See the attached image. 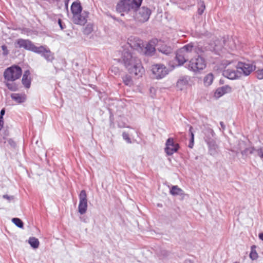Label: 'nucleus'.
Masks as SVG:
<instances>
[{
	"instance_id": "nucleus-36",
	"label": "nucleus",
	"mask_w": 263,
	"mask_h": 263,
	"mask_svg": "<svg viewBox=\"0 0 263 263\" xmlns=\"http://www.w3.org/2000/svg\"><path fill=\"white\" fill-rule=\"evenodd\" d=\"M2 49L3 50V54L5 56L7 55L9 53V50L7 49V47L6 45L2 46Z\"/></svg>"
},
{
	"instance_id": "nucleus-29",
	"label": "nucleus",
	"mask_w": 263,
	"mask_h": 263,
	"mask_svg": "<svg viewBox=\"0 0 263 263\" xmlns=\"http://www.w3.org/2000/svg\"><path fill=\"white\" fill-rule=\"evenodd\" d=\"M124 83L127 86H131L133 84V80L130 76L125 75L123 77Z\"/></svg>"
},
{
	"instance_id": "nucleus-31",
	"label": "nucleus",
	"mask_w": 263,
	"mask_h": 263,
	"mask_svg": "<svg viewBox=\"0 0 263 263\" xmlns=\"http://www.w3.org/2000/svg\"><path fill=\"white\" fill-rule=\"evenodd\" d=\"M12 221L18 228H22L23 227V221L18 218H13Z\"/></svg>"
},
{
	"instance_id": "nucleus-20",
	"label": "nucleus",
	"mask_w": 263,
	"mask_h": 263,
	"mask_svg": "<svg viewBox=\"0 0 263 263\" xmlns=\"http://www.w3.org/2000/svg\"><path fill=\"white\" fill-rule=\"evenodd\" d=\"M11 99L18 104L25 102L26 96L24 93H13L11 95Z\"/></svg>"
},
{
	"instance_id": "nucleus-32",
	"label": "nucleus",
	"mask_w": 263,
	"mask_h": 263,
	"mask_svg": "<svg viewBox=\"0 0 263 263\" xmlns=\"http://www.w3.org/2000/svg\"><path fill=\"white\" fill-rule=\"evenodd\" d=\"M122 137L123 139L125 140L127 143H132V142L130 138H129V135L128 133L124 132L122 133Z\"/></svg>"
},
{
	"instance_id": "nucleus-34",
	"label": "nucleus",
	"mask_w": 263,
	"mask_h": 263,
	"mask_svg": "<svg viewBox=\"0 0 263 263\" xmlns=\"http://www.w3.org/2000/svg\"><path fill=\"white\" fill-rule=\"evenodd\" d=\"M256 77L259 80L263 79V68L259 69L256 71Z\"/></svg>"
},
{
	"instance_id": "nucleus-41",
	"label": "nucleus",
	"mask_w": 263,
	"mask_h": 263,
	"mask_svg": "<svg viewBox=\"0 0 263 263\" xmlns=\"http://www.w3.org/2000/svg\"><path fill=\"white\" fill-rule=\"evenodd\" d=\"M5 108H3L1 110V115H0V117H3V116L5 115Z\"/></svg>"
},
{
	"instance_id": "nucleus-21",
	"label": "nucleus",
	"mask_w": 263,
	"mask_h": 263,
	"mask_svg": "<svg viewBox=\"0 0 263 263\" xmlns=\"http://www.w3.org/2000/svg\"><path fill=\"white\" fill-rule=\"evenodd\" d=\"M209 146V153L211 156H216L218 153V147L216 143L213 141H211L208 143Z\"/></svg>"
},
{
	"instance_id": "nucleus-18",
	"label": "nucleus",
	"mask_w": 263,
	"mask_h": 263,
	"mask_svg": "<svg viewBox=\"0 0 263 263\" xmlns=\"http://www.w3.org/2000/svg\"><path fill=\"white\" fill-rule=\"evenodd\" d=\"M238 146L239 147L238 148H236L233 151L236 153L238 152V151H241V153L242 155H248V154H253L254 152L255 151V148L253 147L246 148L245 149L242 151V148H243L245 146V142L243 141H238Z\"/></svg>"
},
{
	"instance_id": "nucleus-19",
	"label": "nucleus",
	"mask_w": 263,
	"mask_h": 263,
	"mask_svg": "<svg viewBox=\"0 0 263 263\" xmlns=\"http://www.w3.org/2000/svg\"><path fill=\"white\" fill-rule=\"evenodd\" d=\"M157 39L151 40L145 47V54L147 55H153L156 51Z\"/></svg>"
},
{
	"instance_id": "nucleus-42",
	"label": "nucleus",
	"mask_w": 263,
	"mask_h": 263,
	"mask_svg": "<svg viewBox=\"0 0 263 263\" xmlns=\"http://www.w3.org/2000/svg\"><path fill=\"white\" fill-rule=\"evenodd\" d=\"M258 237L260 239L263 241V233H260L258 235Z\"/></svg>"
},
{
	"instance_id": "nucleus-3",
	"label": "nucleus",
	"mask_w": 263,
	"mask_h": 263,
	"mask_svg": "<svg viewBox=\"0 0 263 263\" xmlns=\"http://www.w3.org/2000/svg\"><path fill=\"white\" fill-rule=\"evenodd\" d=\"M194 50V46L192 44H188L178 49L176 53L175 61L176 62L173 65V67L182 65L191 56Z\"/></svg>"
},
{
	"instance_id": "nucleus-46",
	"label": "nucleus",
	"mask_w": 263,
	"mask_h": 263,
	"mask_svg": "<svg viewBox=\"0 0 263 263\" xmlns=\"http://www.w3.org/2000/svg\"><path fill=\"white\" fill-rule=\"evenodd\" d=\"M190 142H191L192 143H194V138H191Z\"/></svg>"
},
{
	"instance_id": "nucleus-9",
	"label": "nucleus",
	"mask_w": 263,
	"mask_h": 263,
	"mask_svg": "<svg viewBox=\"0 0 263 263\" xmlns=\"http://www.w3.org/2000/svg\"><path fill=\"white\" fill-rule=\"evenodd\" d=\"M153 73L157 79L165 77L168 73L167 68L163 64H156L152 68Z\"/></svg>"
},
{
	"instance_id": "nucleus-1",
	"label": "nucleus",
	"mask_w": 263,
	"mask_h": 263,
	"mask_svg": "<svg viewBox=\"0 0 263 263\" xmlns=\"http://www.w3.org/2000/svg\"><path fill=\"white\" fill-rule=\"evenodd\" d=\"M120 62L126 69L132 74L141 77L145 70L140 60L132 53L128 49H123L121 51Z\"/></svg>"
},
{
	"instance_id": "nucleus-23",
	"label": "nucleus",
	"mask_w": 263,
	"mask_h": 263,
	"mask_svg": "<svg viewBox=\"0 0 263 263\" xmlns=\"http://www.w3.org/2000/svg\"><path fill=\"white\" fill-rule=\"evenodd\" d=\"M71 10L73 16L75 15L76 14H79V13L83 12L80 3L79 2H73L71 6Z\"/></svg>"
},
{
	"instance_id": "nucleus-22",
	"label": "nucleus",
	"mask_w": 263,
	"mask_h": 263,
	"mask_svg": "<svg viewBox=\"0 0 263 263\" xmlns=\"http://www.w3.org/2000/svg\"><path fill=\"white\" fill-rule=\"evenodd\" d=\"M30 73L29 70H26L24 72L22 78V83L24 87L26 88H29L30 87L31 80L29 77Z\"/></svg>"
},
{
	"instance_id": "nucleus-27",
	"label": "nucleus",
	"mask_w": 263,
	"mask_h": 263,
	"mask_svg": "<svg viewBox=\"0 0 263 263\" xmlns=\"http://www.w3.org/2000/svg\"><path fill=\"white\" fill-rule=\"evenodd\" d=\"M256 246H252L251 248V252L250 253V257L252 260L256 259L258 257V254L256 251Z\"/></svg>"
},
{
	"instance_id": "nucleus-35",
	"label": "nucleus",
	"mask_w": 263,
	"mask_h": 263,
	"mask_svg": "<svg viewBox=\"0 0 263 263\" xmlns=\"http://www.w3.org/2000/svg\"><path fill=\"white\" fill-rule=\"evenodd\" d=\"M205 8V5L203 4V2L201 3L200 6L199 7L198 10V14L200 15H201L203 13V12H204Z\"/></svg>"
},
{
	"instance_id": "nucleus-37",
	"label": "nucleus",
	"mask_w": 263,
	"mask_h": 263,
	"mask_svg": "<svg viewBox=\"0 0 263 263\" xmlns=\"http://www.w3.org/2000/svg\"><path fill=\"white\" fill-rule=\"evenodd\" d=\"M3 198L9 200V201L12 200L14 198L13 196H9L8 195H3Z\"/></svg>"
},
{
	"instance_id": "nucleus-15",
	"label": "nucleus",
	"mask_w": 263,
	"mask_h": 263,
	"mask_svg": "<svg viewBox=\"0 0 263 263\" xmlns=\"http://www.w3.org/2000/svg\"><path fill=\"white\" fill-rule=\"evenodd\" d=\"M165 152L168 155H172L176 152L178 149L179 145L174 142L173 138H168L165 143Z\"/></svg>"
},
{
	"instance_id": "nucleus-6",
	"label": "nucleus",
	"mask_w": 263,
	"mask_h": 263,
	"mask_svg": "<svg viewBox=\"0 0 263 263\" xmlns=\"http://www.w3.org/2000/svg\"><path fill=\"white\" fill-rule=\"evenodd\" d=\"M22 73L21 68L17 66H14L8 68L5 71L4 76L7 81H14L20 78Z\"/></svg>"
},
{
	"instance_id": "nucleus-13",
	"label": "nucleus",
	"mask_w": 263,
	"mask_h": 263,
	"mask_svg": "<svg viewBox=\"0 0 263 263\" xmlns=\"http://www.w3.org/2000/svg\"><path fill=\"white\" fill-rule=\"evenodd\" d=\"M156 48L160 52L165 55L172 53L173 50V47L168 43L161 40H157Z\"/></svg>"
},
{
	"instance_id": "nucleus-4",
	"label": "nucleus",
	"mask_w": 263,
	"mask_h": 263,
	"mask_svg": "<svg viewBox=\"0 0 263 263\" xmlns=\"http://www.w3.org/2000/svg\"><path fill=\"white\" fill-rule=\"evenodd\" d=\"M143 0H120L117 4L116 10L118 12L124 15L130 10L135 11L141 5Z\"/></svg>"
},
{
	"instance_id": "nucleus-44",
	"label": "nucleus",
	"mask_w": 263,
	"mask_h": 263,
	"mask_svg": "<svg viewBox=\"0 0 263 263\" xmlns=\"http://www.w3.org/2000/svg\"><path fill=\"white\" fill-rule=\"evenodd\" d=\"M59 25H60V26L61 28L62 29H63V27L62 25V24H61V21L60 20H59Z\"/></svg>"
},
{
	"instance_id": "nucleus-43",
	"label": "nucleus",
	"mask_w": 263,
	"mask_h": 263,
	"mask_svg": "<svg viewBox=\"0 0 263 263\" xmlns=\"http://www.w3.org/2000/svg\"><path fill=\"white\" fill-rule=\"evenodd\" d=\"M220 126H221V128H222L224 129V128H225V126H224V124L223 122H220Z\"/></svg>"
},
{
	"instance_id": "nucleus-39",
	"label": "nucleus",
	"mask_w": 263,
	"mask_h": 263,
	"mask_svg": "<svg viewBox=\"0 0 263 263\" xmlns=\"http://www.w3.org/2000/svg\"><path fill=\"white\" fill-rule=\"evenodd\" d=\"M4 125L3 117H0V130L3 128Z\"/></svg>"
},
{
	"instance_id": "nucleus-30",
	"label": "nucleus",
	"mask_w": 263,
	"mask_h": 263,
	"mask_svg": "<svg viewBox=\"0 0 263 263\" xmlns=\"http://www.w3.org/2000/svg\"><path fill=\"white\" fill-rule=\"evenodd\" d=\"M6 85L8 88L11 91H16L17 90V86L14 83H9L7 82L6 83Z\"/></svg>"
},
{
	"instance_id": "nucleus-8",
	"label": "nucleus",
	"mask_w": 263,
	"mask_h": 263,
	"mask_svg": "<svg viewBox=\"0 0 263 263\" xmlns=\"http://www.w3.org/2000/svg\"><path fill=\"white\" fill-rule=\"evenodd\" d=\"M135 11H136V19L142 23L147 21L151 14V10L145 7H139Z\"/></svg>"
},
{
	"instance_id": "nucleus-24",
	"label": "nucleus",
	"mask_w": 263,
	"mask_h": 263,
	"mask_svg": "<svg viewBox=\"0 0 263 263\" xmlns=\"http://www.w3.org/2000/svg\"><path fill=\"white\" fill-rule=\"evenodd\" d=\"M170 194L173 196H182L184 194L183 190L177 185H174L172 187L170 190Z\"/></svg>"
},
{
	"instance_id": "nucleus-28",
	"label": "nucleus",
	"mask_w": 263,
	"mask_h": 263,
	"mask_svg": "<svg viewBox=\"0 0 263 263\" xmlns=\"http://www.w3.org/2000/svg\"><path fill=\"white\" fill-rule=\"evenodd\" d=\"M93 31V25L89 23L86 25L84 28L83 33L85 34L88 35Z\"/></svg>"
},
{
	"instance_id": "nucleus-2",
	"label": "nucleus",
	"mask_w": 263,
	"mask_h": 263,
	"mask_svg": "<svg viewBox=\"0 0 263 263\" xmlns=\"http://www.w3.org/2000/svg\"><path fill=\"white\" fill-rule=\"evenodd\" d=\"M223 64L226 65V67L232 65L236 68L235 70L228 67L223 72V74L225 77L231 80L238 79L241 77L242 74L246 76H249L255 69V66L250 63L231 61Z\"/></svg>"
},
{
	"instance_id": "nucleus-40",
	"label": "nucleus",
	"mask_w": 263,
	"mask_h": 263,
	"mask_svg": "<svg viewBox=\"0 0 263 263\" xmlns=\"http://www.w3.org/2000/svg\"><path fill=\"white\" fill-rule=\"evenodd\" d=\"M192 129H193V127L192 126H190V129H189V131H190V133L191 134V138H194V134L192 132Z\"/></svg>"
},
{
	"instance_id": "nucleus-17",
	"label": "nucleus",
	"mask_w": 263,
	"mask_h": 263,
	"mask_svg": "<svg viewBox=\"0 0 263 263\" xmlns=\"http://www.w3.org/2000/svg\"><path fill=\"white\" fill-rule=\"evenodd\" d=\"M232 88L229 85H224L222 87L218 88L214 95V97L216 99H218L223 96L224 94L230 93L232 92Z\"/></svg>"
},
{
	"instance_id": "nucleus-16",
	"label": "nucleus",
	"mask_w": 263,
	"mask_h": 263,
	"mask_svg": "<svg viewBox=\"0 0 263 263\" xmlns=\"http://www.w3.org/2000/svg\"><path fill=\"white\" fill-rule=\"evenodd\" d=\"M190 77L187 76L181 77L177 82V87L180 90L186 89L189 85Z\"/></svg>"
},
{
	"instance_id": "nucleus-14",
	"label": "nucleus",
	"mask_w": 263,
	"mask_h": 263,
	"mask_svg": "<svg viewBox=\"0 0 263 263\" xmlns=\"http://www.w3.org/2000/svg\"><path fill=\"white\" fill-rule=\"evenodd\" d=\"M88 16V13L84 11L73 16L72 21L75 24L83 26L87 23Z\"/></svg>"
},
{
	"instance_id": "nucleus-25",
	"label": "nucleus",
	"mask_w": 263,
	"mask_h": 263,
	"mask_svg": "<svg viewBox=\"0 0 263 263\" xmlns=\"http://www.w3.org/2000/svg\"><path fill=\"white\" fill-rule=\"evenodd\" d=\"M214 80V76L212 73H208L203 78V84L205 86L211 85Z\"/></svg>"
},
{
	"instance_id": "nucleus-11",
	"label": "nucleus",
	"mask_w": 263,
	"mask_h": 263,
	"mask_svg": "<svg viewBox=\"0 0 263 263\" xmlns=\"http://www.w3.org/2000/svg\"><path fill=\"white\" fill-rule=\"evenodd\" d=\"M41 55L48 62H52L54 59V54L46 46H40L35 52Z\"/></svg>"
},
{
	"instance_id": "nucleus-7",
	"label": "nucleus",
	"mask_w": 263,
	"mask_h": 263,
	"mask_svg": "<svg viewBox=\"0 0 263 263\" xmlns=\"http://www.w3.org/2000/svg\"><path fill=\"white\" fill-rule=\"evenodd\" d=\"M15 46L16 48H23L25 50L35 53L39 47L36 46L30 40L23 39H17L15 42Z\"/></svg>"
},
{
	"instance_id": "nucleus-5",
	"label": "nucleus",
	"mask_w": 263,
	"mask_h": 263,
	"mask_svg": "<svg viewBox=\"0 0 263 263\" xmlns=\"http://www.w3.org/2000/svg\"><path fill=\"white\" fill-rule=\"evenodd\" d=\"M206 62L205 59L201 55H196L192 58L187 64V68L195 73H199L205 68Z\"/></svg>"
},
{
	"instance_id": "nucleus-12",
	"label": "nucleus",
	"mask_w": 263,
	"mask_h": 263,
	"mask_svg": "<svg viewBox=\"0 0 263 263\" xmlns=\"http://www.w3.org/2000/svg\"><path fill=\"white\" fill-rule=\"evenodd\" d=\"M127 43L132 48L138 51L142 50L144 47L143 41L135 36H130L128 39Z\"/></svg>"
},
{
	"instance_id": "nucleus-45",
	"label": "nucleus",
	"mask_w": 263,
	"mask_h": 263,
	"mask_svg": "<svg viewBox=\"0 0 263 263\" xmlns=\"http://www.w3.org/2000/svg\"><path fill=\"white\" fill-rule=\"evenodd\" d=\"M68 1L65 2V7H66L67 9H68Z\"/></svg>"
},
{
	"instance_id": "nucleus-47",
	"label": "nucleus",
	"mask_w": 263,
	"mask_h": 263,
	"mask_svg": "<svg viewBox=\"0 0 263 263\" xmlns=\"http://www.w3.org/2000/svg\"><path fill=\"white\" fill-rule=\"evenodd\" d=\"M193 146V143H192L191 142H190V144H189V147L191 148H192Z\"/></svg>"
},
{
	"instance_id": "nucleus-10",
	"label": "nucleus",
	"mask_w": 263,
	"mask_h": 263,
	"mask_svg": "<svg viewBox=\"0 0 263 263\" xmlns=\"http://www.w3.org/2000/svg\"><path fill=\"white\" fill-rule=\"evenodd\" d=\"M79 204L78 211L81 214L85 213L87 210V194L85 190L81 191L79 195Z\"/></svg>"
},
{
	"instance_id": "nucleus-38",
	"label": "nucleus",
	"mask_w": 263,
	"mask_h": 263,
	"mask_svg": "<svg viewBox=\"0 0 263 263\" xmlns=\"http://www.w3.org/2000/svg\"><path fill=\"white\" fill-rule=\"evenodd\" d=\"M110 71L111 72H114V74H117L119 72V69L117 67H112Z\"/></svg>"
},
{
	"instance_id": "nucleus-26",
	"label": "nucleus",
	"mask_w": 263,
	"mask_h": 263,
	"mask_svg": "<svg viewBox=\"0 0 263 263\" xmlns=\"http://www.w3.org/2000/svg\"><path fill=\"white\" fill-rule=\"evenodd\" d=\"M29 243L34 249L37 248L39 246V241L35 237H30L28 240Z\"/></svg>"
},
{
	"instance_id": "nucleus-33",
	"label": "nucleus",
	"mask_w": 263,
	"mask_h": 263,
	"mask_svg": "<svg viewBox=\"0 0 263 263\" xmlns=\"http://www.w3.org/2000/svg\"><path fill=\"white\" fill-rule=\"evenodd\" d=\"M255 151H256L257 156L259 157L261 160H263V146L257 148Z\"/></svg>"
}]
</instances>
